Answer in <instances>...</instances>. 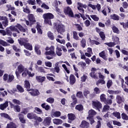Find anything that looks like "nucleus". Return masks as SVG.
<instances>
[{"label": "nucleus", "instance_id": "63", "mask_svg": "<svg viewBox=\"0 0 128 128\" xmlns=\"http://www.w3.org/2000/svg\"><path fill=\"white\" fill-rule=\"evenodd\" d=\"M3 80L4 82H8V74H5L3 76Z\"/></svg>", "mask_w": 128, "mask_h": 128}, {"label": "nucleus", "instance_id": "49", "mask_svg": "<svg viewBox=\"0 0 128 128\" xmlns=\"http://www.w3.org/2000/svg\"><path fill=\"white\" fill-rule=\"evenodd\" d=\"M6 8H8V10H14L16 8L14 6H12V4H7Z\"/></svg>", "mask_w": 128, "mask_h": 128}, {"label": "nucleus", "instance_id": "9", "mask_svg": "<svg viewBox=\"0 0 128 128\" xmlns=\"http://www.w3.org/2000/svg\"><path fill=\"white\" fill-rule=\"evenodd\" d=\"M68 122L69 124H72L76 118V115L72 113H70L68 114Z\"/></svg>", "mask_w": 128, "mask_h": 128}, {"label": "nucleus", "instance_id": "54", "mask_svg": "<svg viewBox=\"0 0 128 128\" xmlns=\"http://www.w3.org/2000/svg\"><path fill=\"white\" fill-rule=\"evenodd\" d=\"M104 44H106V46H110V48H112V46H116V43L114 42H110L104 43Z\"/></svg>", "mask_w": 128, "mask_h": 128}, {"label": "nucleus", "instance_id": "51", "mask_svg": "<svg viewBox=\"0 0 128 128\" xmlns=\"http://www.w3.org/2000/svg\"><path fill=\"white\" fill-rule=\"evenodd\" d=\"M0 44H1V46H8V42L2 39H0Z\"/></svg>", "mask_w": 128, "mask_h": 128}, {"label": "nucleus", "instance_id": "6", "mask_svg": "<svg viewBox=\"0 0 128 128\" xmlns=\"http://www.w3.org/2000/svg\"><path fill=\"white\" fill-rule=\"evenodd\" d=\"M17 70H18L16 71L15 74L16 78H18L20 76V74L24 72V67L22 64H20L19 66H18Z\"/></svg>", "mask_w": 128, "mask_h": 128}, {"label": "nucleus", "instance_id": "64", "mask_svg": "<svg viewBox=\"0 0 128 128\" xmlns=\"http://www.w3.org/2000/svg\"><path fill=\"white\" fill-rule=\"evenodd\" d=\"M27 4H30L31 6H34V4H36V0H28L27 1Z\"/></svg>", "mask_w": 128, "mask_h": 128}, {"label": "nucleus", "instance_id": "25", "mask_svg": "<svg viewBox=\"0 0 128 128\" xmlns=\"http://www.w3.org/2000/svg\"><path fill=\"white\" fill-rule=\"evenodd\" d=\"M18 118L20 120V122L22 124H26V119H24V114H18Z\"/></svg>", "mask_w": 128, "mask_h": 128}, {"label": "nucleus", "instance_id": "52", "mask_svg": "<svg viewBox=\"0 0 128 128\" xmlns=\"http://www.w3.org/2000/svg\"><path fill=\"white\" fill-rule=\"evenodd\" d=\"M76 96L78 98H84V94L82 92H78L76 94Z\"/></svg>", "mask_w": 128, "mask_h": 128}, {"label": "nucleus", "instance_id": "23", "mask_svg": "<svg viewBox=\"0 0 128 128\" xmlns=\"http://www.w3.org/2000/svg\"><path fill=\"white\" fill-rule=\"evenodd\" d=\"M34 112H35V114H44L42 110L38 107H34Z\"/></svg>", "mask_w": 128, "mask_h": 128}, {"label": "nucleus", "instance_id": "20", "mask_svg": "<svg viewBox=\"0 0 128 128\" xmlns=\"http://www.w3.org/2000/svg\"><path fill=\"white\" fill-rule=\"evenodd\" d=\"M80 126L81 128H88V126H90V123L84 120H82Z\"/></svg>", "mask_w": 128, "mask_h": 128}, {"label": "nucleus", "instance_id": "34", "mask_svg": "<svg viewBox=\"0 0 128 128\" xmlns=\"http://www.w3.org/2000/svg\"><path fill=\"white\" fill-rule=\"evenodd\" d=\"M72 34L74 40H80V37L78 35V32L76 31H73Z\"/></svg>", "mask_w": 128, "mask_h": 128}, {"label": "nucleus", "instance_id": "2", "mask_svg": "<svg viewBox=\"0 0 128 128\" xmlns=\"http://www.w3.org/2000/svg\"><path fill=\"white\" fill-rule=\"evenodd\" d=\"M92 104L93 108L97 110L98 112H100V110L102 108V104L98 100H92Z\"/></svg>", "mask_w": 128, "mask_h": 128}, {"label": "nucleus", "instance_id": "29", "mask_svg": "<svg viewBox=\"0 0 128 128\" xmlns=\"http://www.w3.org/2000/svg\"><path fill=\"white\" fill-rule=\"evenodd\" d=\"M42 108H44L45 110H50V105H46V103L44 102L41 104Z\"/></svg>", "mask_w": 128, "mask_h": 128}, {"label": "nucleus", "instance_id": "16", "mask_svg": "<svg viewBox=\"0 0 128 128\" xmlns=\"http://www.w3.org/2000/svg\"><path fill=\"white\" fill-rule=\"evenodd\" d=\"M24 88L26 89L27 92H30L32 89H30V84L28 80H25L24 82Z\"/></svg>", "mask_w": 128, "mask_h": 128}, {"label": "nucleus", "instance_id": "41", "mask_svg": "<svg viewBox=\"0 0 128 128\" xmlns=\"http://www.w3.org/2000/svg\"><path fill=\"white\" fill-rule=\"evenodd\" d=\"M112 39L113 40V42H114L116 44H120V38L116 36L113 37Z\"/></svg>", "mask_w": 128, "mask_h": 128}, {"label": "nucleus", "instance_id": "33", "mask_svg": "<svg viewBox=\"0 0 128 128\" xmlns=\"http://www.w3.org/2000/svg\"><path fill=\"white\" fill-rule=\"evenodd\" d=\"M112 20H120V16L116 14H113L110 16Z\"/></svg>", "mask_w": 128, "mask_h": 128}, {"label": "nucleus", "instance_id": "35", "mask_svg": "<svg viewBox=\"0 0 128 128\" xmlns=\"http://www.w3.org/2000/svg\"><path fill=\"white\" fill-rule=\"evenodd\" d=\"M53 122L55 124H62V120L58 118L53 120Z\"/></svg>", "mask_w": 128, "mask_h": 128}, {"label": "nucleus", "instance_id": "11", "mask_svg": "<svg viewBox=\"0 0 128 128\" xmlns=\"http://www.w3.org/2000/svg\"><path fill=\"white\" fill-rule=\"evenodd\" d=\"M18 44L20 46H24L26 44H28V38H20V39H18Z\"/></svg>", "mask_w": 128, "mask_h": 128}, {"label": "nucleus", "instance_id": "5", "mask_svg": "<svg viewBox=\"0 0 128 128\" xmlns=\"http://www.w3.org/2000/svg\"><path fill=\"white\" fill-rule=\"evenodd\" d=\"M12 30H14V32H18V34H20V32H26V29L24 28V27L20 25V24H18L16 26H14Z\"/></svg>", "mask_w": 128, "mask_h": 128}, {"label": "nucleus", "instance_id": "28", "mask_svg": "<svg viewBox=\"0 0 128 128\" xmlns=\"http://www.w3.org/2000/svg\"><path fill=\"white\" fill-rule=\"evenodd\" d=\"M96 114V112L94 110H90L88 111V118H94Z\"/></svg>", "mask_w": 128, "mask_h": 128}, {"label": "nucleus", "instance_id": "47", "mask_svg": "<svg viewBox=\"0 0 128 128\" xmlns=\"http://www.w3.org/2000/svg\"><path fill=\"white\" fill-rule=\"evenodd\" d=\"M99 36L101 38L102 40H106V34L104 32H99Z\"/></svg>", "mask_w": 128, "mask_h": 128}, {"label": "nucleus", "instance_id": "30", "mask_svg": "<svg viewBox=\"0 0 128 128\" xmlns=\"http://www.w3.org/2000/svg\"><path fill=\"white\" fill-rule=\"evenodd\" d=\"M6 128H16V124L14 122H10L7 124Z\"/></svg>", "mask_w": 128, "mask_h": 128}, {"label": "nucleus", "instance_id": "22", "mask_svg": "<svg viewBox=\"0 0 128 128\" xmlns=\"http://www.w3.org/2000/svg\"><path fill=\"white\" fill-rule=\"evenodd\" d=\"M8 106V102L6 101L4 103L0 104V110H4Z\"/></svg>", "mask_w": 128, "mask_h": 128}, {"label": "nucleus", "instance_id": "4", "mask_svg": "<svg viewBox=\"0 0 128 128\" xmlns=\"http://www.w3.org/2000/svg\"><path fill=\"white\" fill-rule=\"evenodd\" d=\"M64 12L66 16H70V18H74V12H72V8H70V6H67L66 8H64Z\"/></svg>", "mask_w": 128, "mask_h": 128}, {"label": "nucleus", "instance_id": "15", "mask_svg": "<svg viewBox=\"0 0 128 128\" xmlns=\"http://www.w3.org/2000/svg\"><path fill=\"white\" fill-rule=\"evenodd\" d=\"M116 102L117 104H120L124 102V98L120 95H118L116 96Z\"/></svg>", "mask_w": 128, "mask_h": 128}, {"label": "nucleus", "instance_id": "18", "mask_svg": "<svg viewBox=\"0 0 128 128\" xmlns=\"http://www.w3.org/2000/svg\"><path fill=\"white\" fill-rule=\"evenodd\" d=\"M76 76L74 75L71 74L70 76V84L72 86H74V84H76Z\"/></svg>", "mask_w": 128, "mask_h": 128}, {"label": "nucleus", "instance_id": "40", "mask_svg": "<svg viewBox=\"0 0 128 128\" xmlns=\"http://www.w3.org/2000/svg\"><path fill=\"white\" fill-rule=\"evenodd\" d=\"M16 88L18 90L19 92H24V88H22V86L20 85V84H17L16 86Z\"/></svg>", "mask_w": 128, "mask_h": 128}, {"label": "nucleus", "instance_id": "24", "mask_svg": "<svg viewBox=\"0 0 128 128\" xmlns=\"http://www.w3.org/2000/svg\"><path fill=\"white\" fill-rule=\"evenodd\" d=\"M99 56H100V58H102L104 60H108V56H106V52L104 50L99 53Z\"/></svg>", "mask_w": 128, "mask_h": 128}, {"label": "nucleus", "instance_id": "12", "mask_svg": "<svg viewBox=\"0 0 128 128\" xmlns=\"http://www.w3.org/2000/svg\"><path fill=\"white\" fill-rule=\"evenodd\" d=\"M29 94H31L32 96H40V91L38 89H31Z\"/></svg>", "mask_w": 128, "mask_h": 128}, {"label": "nucleus", "instance_id": "14", "mask_svg": "<svg viewBox=\"0 0 128 128\" xmlns=\"http://www.w3.org/2000/svg\"><path fill=\"white\" fill-rule=\"evenodd\" d=\"M71 98L72 100V102L71 103V108H74V106L78 104V98H76V96L75 94H73L71 96Z\"/></svg>", "mask_w": 128, "mask_h": 128}, {"label": "nucleus", "instance_id": "1", "mask_svg": "<svg viewBox=\"0 0 128 128\" xmlns=\"http://www.w3.org/2000/svg\"><path fill=\"white\" fill-rule=\"evenodd\" d=\"M42 17L44 19V22L45 24L52 26V20H52L54 18V16L50 12L44 14Z\"/></svg>", "mask_w": 128, "mask_h": 128}, {"label": "nucleus", "instance_id": "58", "mask_svg": "<svg viewBox=\"0 0 128 128\" xmlns=\"http://www.w3.org/2000/svg\"><path fill=\"white\" fill-rule=\"evenodd\" d=\"M28 110H30V108H24L22 110V112H21V114H26L28 112Z\"/></svg>", "mask_w": 128, "mask_h": 128}, {"label": "nucleus", "instance_id": "13", "mask_svg": "<svg viewBox=\"0 0 128 128\" xmlns=\"http://www.w3.org/2000/svg\"><path fill=\"white\" fill-rule=\"evenodd\" d=\"M34 52L38 54V56H40L42 54V51L40 50V46L36 44L34 46Z\"/></svg>", "mask_w": 128, "mask_h": 128}, {"label": "nucleus", "instance_id": "27", "mask_svg": "<svg viewBox=\"0 0 128 128\" xmlns=\"http://www.w3.org/2000/svg\"><path fill=\"white\" fill-rule=\"evenodd\" d=\"M2 118H7L8 120H12V118L10 116V115L6 113H1L0 114Z\"/></svg>", "mask_w": 128, "mask_h": 128}, {"label": "nucleus", "instance_id": "53", "mask_svg": "<svg viewBox=\"0 0 128 128\" xmlns=\"http://www.w3.org/2000/svg\"><path fill=\"white\" fill-rule=\"evenodd\" d=\"M24 12H26V14H30V10L28 8V6H26V8L24 7L22 8Z\"/></svg>", "mask_w": 128, "mask_h": 128}, {"label": "nucleus", "instance_id": "57", "mask_svg": "<svg viewBox=\"0 0 128 128\" xmlns=\"http://www.w3.org/2000/svg\"><path fill=\"white\" fill-rule=\"evenodd\" d=\"M120 24L121 26H122L124 28H128V22H126V23L124 22H120Z\"/></svg>", "mask_w": 128, "mask_h": 128}, {"label": "nucleus", "instance_id": "62", "mask_svg": "<svg viewBox=\"0 0 128 128\" xmlns=\"http://www.w3.org/2000/svg\"><path fill=\"white\" fill-rule=\"evenodd\" d=\"M122 118L125 120H128V116L125 113L122 114Z\"/></svg>", "mask_w": 128, "mask_h": 128}, {"label": "nucleus", "instance_id": "56", "mask_svg": "<svg viewBox=\"0 0 128 128\" xmlns=\"http://www.w3.org/2000/svg\"><path fill=\"white\" fill-rule=\"evenodd\" d=\"M60 114H62L60 113V112L56 111L53 113L52 116H54L56 118H59Z\"/></svg>", "mask_w": 128, "mask_h": 128}, {"label": "nucleus", "instance_id": "8", "mask_svg": "<svg viewBox=\"0 0 128 128\" xmlns=\"http://www.w3.org/2000/svg\"><path fill=\"white\" fill-rule=\"evenodd\" d=\"M50 122H52V118L46 117L44 118L42 124L44 126H50Z\"/></svg>", "mask_w": 128, "mask_h": 128}, {"label": "nucleus", "instance_id": "42", "mask_svg": "<svg viewBox=\"0 0 128 128\" xmlns=\"http://www.w3.org/2000/svg\"><path fill=\"white\" fill-rule=\"evenodd\" d=\"M112 30L114 34H120V30H118V28L114 26L112 27Z\"/></svg>", "mask_w": 128, "mask_h": 128}, {"label": "nucleus", "instance_id": "26", "mask_svg": "<svg viewBox=\"0 0 128 128\" xmlns=\"http://www.w3.org/2000/svg\"><path fill=\"white\" fill-rule=\"evenodd\" d=\"M42 26L38 22H37L36 28L37 30V32L39 34H42Z\"/></svg>", "mask_w": 128, "mask_h": 128}, {"label": "nucleus", "instance_id": "3", "mask_svg": "<svg viewBox=\"0 0 128 128\" xmlns=\"http://www.w3.org/2000/svg\"><path fill=\"white\" fill-rule=\"evenodd\" d=\"M54 28H56L58 32H66V29L64 28V26L62 24H58L56 22L54 23Z\"/></svg>", "mask_w": 128, "mask_h": 128}, {"label": "nucleus", "instance_id": "43", "mask_svg": "<svg viewBox=\"0 0 128 128\" xmlns=\"http://www.w3.org/2000/svg\"><path fill=\"white\" fill-rule=\"evenodd\" d=\"M14 80V75L9 74L7 82L10 84V82H12Z\"/></svg>", "mask_w": 128, "mask_h": 128}, {"label": "nucleus", "instance_id": "46", "mask_svg": "<svg viewBox=\"0 0 128 128\" xmlns=\"http://www.w3.org/2000/svg\"><path fill=\"white\" fill-rule=\"evenodd\" d=\"M112 114L115 118H116L118 120L120 118V112H114L112 113Z\"/></svg>", "mask_w": 128, "mask_h": 128}, {"label": "nucleus", "instance_id": "55", "mask_svg": "<svg viewBox=\"0 0 128 128\" xmlns=\"http://www.w3.org/2000/svg\"><path fill=\"white\" fill-rule=\"evenodd\" d=\"M90 42L91 44H96V46H98V44H100V43L99 42L96 41L94 40H90Z\"/></svg>", "mask_w": 128, "mask_h": 128}, {"label": "nucleus", "instance_id": "10", "mask_svg": "<svg viewBox=\"0 0 128 128\" xmlns=\"http://www.w3.org/2000/svg\"><path fill=\"white\" fill-rule=\"evenodd\" d=\"M28 20H30V26H32V24H34L36 22V20L34 16V14H29L28 16Z\"/></svg>", "mask_w": 128, "mask_h": 128}, {"label": "nucleus", "instance_id": "50", "mask_svg": "<svg viewBox=\"0 0 128 128\" xmlns=\"http://www.w3.org/2000/svg\"><path fill=\"white\" fill-rule=\"evenodd\" d=\"M60 67L58 66H56L54 68L52 69V72H57V74H58L60 72Z\"/></svg>", "mask_w": 128, "mask_h": 128}, {"label": "nucleus", "instance_id": "59", "mask_svg": "<svg viewBox=\"0 0 128 128\" xmlns=\"http://www.w3.org/2000/svg\"><path fill=\"white\" fill-rule=\"evenodd\" d=\"M78 8H86V6L82 4V3H80V2H78Z\"/></svg>", "mask_w": 128, "mask_h": 128}, {"label": "nucleus", "instance_id": "7", "mask_svg": "<svg viewBox=\"0 0 128 128\" xmlns=\"http://www.w3.org/2000/svg\"><path fill=\"white\" fill-rule=\"evenodd\" d=\"M98 70L96 68H91V72L90 74V76L92 78H94V80H98V73L96 72Z\"/></svg>", "mask_w": 128, "mask_h": 128}, {"label": "nucleus", "instance_id": "61", "mask_svg": "<svg viewBox=\"0 0 128 128\" xmlns=\"http://www.w3.org/2000/svg\"><path fill=\"white\" fill-rule=\"evenodd\" d=\"M106 86L108 88H110V86H112V80H108Z\"/></svg>", "mask_w": 128, "mask_h": 128}, {"label": "nucleus", "instance_id": "38", "mask_svg": "<svg viewBox=\"0 0 128 128\" xmlns=\"http://www.w3.org/2000/svg\"><path fill=\"white\" fill-rule=\"evenodd\" d=\"M96 84L99 86L100 84H106V81L104 79H99L96 82Z\"/></svg>", "mask_w": 128, "mask_h": 128}, {"label": "nucleus", "instance_id": "19", "mask_svg": "<svg viewBox=\"0 0 128 128\" xmlns=\"http://www.w3.org/2000/svg\"><path fill=\"white\" fill-rule=\"evenodd\" d=\"M36 114L34 113V112H31L27 114V118L28 120H36Z\"/></svg>", "mask_w": 128, "mask_h": 128}, {"label": "nucleus", "instance_id": "37", "mask_svg": "<svg viewBox=\"0 0 128 128\" xmlns=\"http://www.w3.org/2000/svg\"><path fill=\"white\" fill-rule=\"evenodd\" d=\"M75 108L79 112H82V110H84V106L82 104H79L76 106Z\"/></svg>", "mask_w": 128, "mask_h": 128}, {"label": "nucleus", "instance_id": "21", "mask_svg": "<svg viewBox=\"0 0 128 128\" xmlns=\"http://www.w3.org/2000/svg\"><path fill=\"white\" fill-rule=\"evenodd\" d=\"M14 26H10L8 28H6V34L8 36H12V32H14V30H12Z\"/></svg>", "mask_w": 128, "mask_h": 128}, {"label": "nucleus", "instance_id": "45", "mask_svg": "<svg viewBox=\"0 0 128 128\" xmlns=\"http://www.w3.org/2000/svg\"><path fill=\"white\" fill-rule=\"evenodd\" d=\"M80 44L82 48H86V40L85 38H82V40L80 41Z\"/></svg>", "mask_w": 128, "mask_h": 128}, {"label": "nucleus", "instance_id": "44", "mask_svg": "<svg viewBox=\"0 0 128 128\" xmlns=\"http://www.w3.org/2000/svg\"><path fill=\"white\" fill-rule=\"evenodd\" d=\"M100 100L102 102H106V94H102L100 96Z\"/></svg>", "mask_w": 128, "mask_h": 128}, {"label": "nucleus", "instance_id": "36", "mask_svg": "<svg viewBox=\"0 0 128 128\" xmlns=\"http://www.w3.org/2000/svg\"><path fill=\"white\" fill-rule=\"evenodd\" d=\"M46 56H56V52L54 51H52L50 50V51H46L45 52Z\"/></svg>", "mask_w": 128, "mask_h": 128}, {"label": "nucleus", "instance_id": "39", "mask_svg": "<svg viewBox=\"0 0 128 128\" xmlns=\"http://www.w3.org/2000/svg\"><path fill=\"white\" fill-rule=\"evenodd\" d=\"M48 36L49 38L51 40H54V33L50 31L48 32Z\"/></svg>", "mask_w": 128, "mask_h": 128}, {"label": "nucleus", "instance_id": "17", "mask_svg": "<svg viewBox=\"0 0 128 128\" xmlns=\"http://www.w3.org/2000/svg\"><path fill=\"white\" fill-rule=\"evenodd\" d=\"M36 80L38 82H40V84H42L44 82H46V76H36Z\"/></svg>", "mask_w": 128, "mask_h": 128}, {"label": "nucleus", "instance_id": "48", "mask_svg": "<svg viewBox=\"0 0 128 128\" xmlns=\"http://www.w3.org/2000/svg\"><path fill=\"white\" fill-rule=\"evenodd\" d=\"M108 110H110V106L104 105L102 108V112H108Z\"/></svg>", "mask_w": 128, "mask_h": 128}, {"label": "nucleus", "instance_id": "32", "mask_svg": "<svg viewBox=\"0 0 128 128\" xmlns=\"http://www.w3.org/2000/svg\"><path fill=\"white\" fill-rule=\"evenodd\" d=\"M24 46L25 48H26V50H32V45L30 44L29 42L24 44Z\"/></svg>", "mask_w": 128, "mask_h": 128}, {"label": "nucleus", "instance_id": "31", "mask_svg": "<svg viewBox=\"0 0 128 128\" xmlns=\"http://www.w3.org/2000/svg\"><path fill=\"white\" fill-rule=\"evenodd\" d=\"M62 48L57 46L56 48V54L58 56H61L62 54Z\"/></svg>", "mask_w": 128, "mask_h": 128}, {"label": "nucleus", "instance_id": "60", "mask_svg": "<svg viewBox=\"0 0 128 128\" xmlns=\"http://www.w3.org/2000/svg\"><path fill=\"white\" fill-rule=\"evenodd\" d=\"M14 110H16L17 112H20V106L18 105H16L14 107Z\"/></svg>", "mask_w": 128, "mask_h": 128}]
</instances>
